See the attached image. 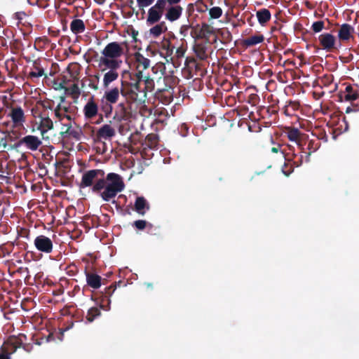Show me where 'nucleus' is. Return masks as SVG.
Returning <instances> with one entry per match:
<instances>
[{
	"instance_id": "62",
	"label": "nucleus",
	"mask_w": 359,
	"mask_h": 359,
	"mask_svg": "<svg viewBox=\"0 0 359 359\" xmlns=\"http://www.w3.org/2000/svg\"><path fill=\"white\" fill-rule=\"evenodd\" d=\"M165 91H168V90H167V89H166L165 88H162V89H160V88H159V89H158L157 93H163V92H165Z\"/></svg>"
},
{
	"instance_id": "17",
	"label": "nucleus",
	"mask_w": 359,
	"mask_h": 359,
	"mask_svg": "<svg viewBox=\"0 0 359 359\" xmlns=\"http://www.w3.org/2000/svg\"><path fill=\"white\" fill-rule=\"evenodd\" d=\"M320 45L322 48L330 52L335 48V37L330 33H324L318 36Z\"/></svg>"
},
{
	"instance_id": "6",
	"label": "nucleus",
	"mask_w": 359,
	"mask_h": 359,
	"mask_svg": "<svg viewBox=\"0 0 359 359\" xmlns=\"http://www.w3.org/2000/svg\"><path fill=\"white\" fill-rule=\"evenodd\" d=\"M22 337L25 338L26 337L24 334L20 335L19 337H10L1 346L0 351L2 353H6L7 355L11 357L18 348L22 346Z\"/></svg>"
},
{
	"instance_id": "57",
	"label": "nucleus",
	"mask_w": 359,
	"mask_h": 359,
	"mask_svg": "<svg viewBox=\"0 0 359 359\" xmlns=\"http://www.w3.org/2000/svg\"><path fill=\"white\" fill-rule=\"evenodd\" d=\"M353 109H354V107H353V104L351 107H348L346 108V113H350L352 111H355Z\"/></svg>"
},
{
	"instance_id": "42",
	"label": "nucleus",
	"mask_w": 359,
	"mask_h": 359,
	"mask_svg": "<svg viewBox=\"0 0 359 359\" xmlns=\"http://www.w3.org/2000/svg\"><path fill=\"white\" fill-rule=\"evenodd\" d=\"M325 28V22L322 20L314 22L311 25V29L314 33L320 32Z\"/></svg>"
},
{
	"instance_id": "40",
	"label": "nucleus",
	"mask_w": 359,
	"mask_h": 359,
	"mask_svg": "<svg viewBox=\"0 0 359 359\" xmlns=\"http://www.w3.org/2000/svg\"><path fill=\"white\" fill-rule=\"evenodd\" d=\"M111 104H112V103H109L107 101L105 102H102V103L101 110L104 114V116L107 118L109 117L112 113L113 107Z\"/></svg>"
},
{
	"instance_id": "55",
	"label": "nucleus",
	"mask_w": 359,
	"mask_h": 359,
	"mask_svg": "<svg viewBox=\"0 0 359 359\" xmlns=\"http://www.w3.org/2000/svg\"><path fill=\"white\" fill-rule=\"evenodd\" d=\"M280 150V145L278 144L277 147H273L271 148V151L273 153H278Z\"/></svg>"
},
{
	"instance_id": "34",
	"label": "nucleus",
	"mask_w": 359,
	"mask_h": 359,
	"mask_svg": "<svg viewBox=\"0 0 359 359\" xmlns=\"http://www.w3.org/2000/svg\"><path fill=\"white\" fill-rule=\"evenodd\" d=\"M144 84V87L141 88L142 94H145V99L148 92H152L155 88V83L152 78L149 76H144L142 81Z\"/></svg>"
},
{
	"instance_id": "48",
	"label": "nucleus",
	"mask_w": 359,
	"mask_h": 359,
	"mask_svg": "<svg viewBox=\"0 0 359 359\" xmlns=\"http://www.w3.org/2000/svg\"><path fill=\"white\" fill-rule=\"evenodd\" d=\"M201 30L208 34H211L212 32L211 27L207 23L202 24Z\"/></svg>"
},
{
	"instance_id": "15",
	"label": "nucleus",
	"mask_w": 359,
	"mask_h": 359,
	"mask_svg": "<svg viewBox=\"0 0 359 359\" xmlns=\"http://www.w3.org/2000/svg\"><path fill=\"white\" fill-rule=\"evenodd\" d=\"M116 289V283H112L109 287H106L104 292H102L100 307L105 311L110 309V297Z\"/></svg>"
},
{
	"instance_id": "30",
	"label": "nucleus",
	"mask_w": 359,
	"mask_h": 359,
	"mask_svg": "<svg viewBox=\"0 0 359 359\" xmlns=\"http://www.w3.org/2000/svg\"><path fill=\"white\" fill-rule=\"evenodd\" d=\"M194 51L197 58L200 60L204 61L208 59L207 47L204 44H196L194 46Z\"/></svg>"
},
{
	"instance_id": "12",
	"label": "nucleus",
	"mask_w": 359,
	"mask_h": 359,
	"mask_svg": "<svg viewBox=\"0 0 359 359\" xmlns=\"http://www.w3.org/2000/svg\"><path fill=\"white\" fill-rule=\"evenodd\" d=\"M85 276L87 285L93 289H99L102 285H105L106 279L102 278L100 276L93 271L85 270Z\"/></svg>"
},
{
	"instance_id": "8",
	"label": "nucleus",
	"mask_w": 359,
	"mask_h": 359,
	"mask_svg": "<svg viewBox=\"0 0 359 359\" xmlns=\"http://www.w3.org/2000/svg\"><path fill=\"white\" fill-rule=\"evenodd\" d=\"M122 77L126 79H121V84L125 86L136 85L137 87H140L144 74L140 71L130 72L124 70L122 73Z\"/></svg>"
},
{
	"instance_id": "38",
	"label": "nucleus",
	"mask_w": 359,
	"mask_h": 359,
	"mask_svg": "<svg viewBox=\"0 0 359 359\" xmlns=\"http://www.w3.org/2000/svg\"><path fill=\"white\" fill-rule=\"evenodd\" d=\"M101 316V311L100 309L97 307L93 306L90 308L88 311L87 314L86 316V319L87 322L92 323L97 318Z\"/></svg>"
},
{
	"instance_id": "19",
	"label": "nucleus",
	"mask_w": 359,
	"mask_h": 359,
	"mask_svg": "<svg viewBox=\"0 0 359 359\" xmlns=\"http://www.w3.org/2000/svg\"><path fill=\"white\" fill-rule=\"evenodd\" d=\"M184 65L190 73L194 72L196 75H203L204 71L202 64L197 62L194 57H187L185 60Z\"/></svg>"
},
{
	"instance_id": "5",
	"label": "nucleus",
	"mask_w": 359,
	"mask_h": 359,
	"mask_svg": "<svg viewBox=\"0 0 359 359\" xmlns=\"http://www.w3.org/2000/svg\"><path fill=\"white\" fill-rule=\"evenodd\" d=\"M166 9V5L161 1L157 0L147 13L146 22L148 25H155L161 20Z\"/></svg>"
},
{
	"instance_id": "13",
	"label": "nucleus",
	"mask_w": 359,
	"mask_h": 359,
	"mask_svg": "<svg viewBox=\"0 0 359 359\" xmlns=\"http://www.w3.org/2000/svg\"><path fill=\"white\" fill-rule=\"evenodd\" d=\"M99 107L94 96L90 97L83 107V112L86 119L90 120L98 115Z\"/></svg>"
},
{
	"instance_id": "58",
	"label": "nucleus",
	"mask_w": 359,
	"mask_h": 359,
	"mask_svg": "<svg viewBox=\"0 0 359 359\" xmlns=\"http://www.w3.org/2000/svg\"><path fill=\"white\" fill-rule=\"evenodd\" d=\"M353 107H354L353 110L355 111H355H359V102L353 104Z\"/></svg>"
},
{
	"instance_id": "20",
	"label": "nucleus",
	"mask_w": 359,
	"mask_h": 359,
	"mask_svg": "<svg viewBox=\"0 0 359 359\" xmlns=\"http://www.w3.org/2000/svg\"><path fill=\"white\" fill-rule=\"evenodd\" d=\"M165 10V18L170 22L177 20L182 16L183 11L182 7L177 4L170 6Z\"/></svg>"
},
{
	"instance_id": "3",
	"label": "nucleus",
	"mask_w": 359,
	"mask_h": 359,
	"mask_svg": "<svg viewBox=\"0 0 359 359\" xmlns=\"http://www.w3.org/2000/svg\"><path fill=\"white\" fill-rule=\"evenodd\" d=\"M121 96L125 98L128 104L133 103H144L145 94H142L141 87L136 85L125 86L121 84Z\"/></svg>"
},
{
	"instance_id": "46",
	"label": "nucleus",
	"mask_w": 359,
	"mask_h": 359,
	"mask_svg": "<svg viewBox=\"0 0 359 359\" xmlns=\"http://www.w3.org/2000/svg\"><path fill=\"white\" fill-rule=\"evenodd\" d=\"M147 222L145 220L142 219L136 220L133 223V226L139 230L144 229L147 226Z\"/></svg>"
},
{
	"instance_id": "53",
	"label": "nucleus",
	"mask_w": 359,
	"mask_h": 359,
	"mask_svg": "<svg viewBox=\"0 0 359 359\" xmlns=\"http://www.w3.org/2000/svg\"><path fill=\"white\" fill-rule=\"evenodd\" d=\"M5 137H6V138L7 141H8V143L9 142H13V141H14V140H15V137H14L13 136V135H12L11 133H8L5 136Z\"/></svg>"
},
{
	"instance_id": "23",
	"label": "nucleus",
	"mask_w": 359,
	"mask_h": 359,
	"mask_svg": "<svg viewBox=\"0 0 359 359\" xmlns=\"http://www.w3.org/2000/svg\"><path fill=\"white\" fill-rule=\"evenodd\" d=\"M120 95H121V88L114 87L104 92V98L107 102L115 104L118 102Z\"/></svg>"
},
{
	"instance_id": "44",
	"label": "nucleus",
	"mask_w": 359,
	"mask_h": 359,
	"mask_svg": "<svg viewBox=\"0 0 359 359\" xmlns=\"http://www.w3.org/2000/svg\"><path fill=\"white\" fill-rule=\"evenodd\" d=\"M319 143L315 140H310L308 143L307 149L309 150V155L316 151L319 148Z\"/></svg>"
},
{
	"instance_id": "7",
	"label": "nucleus",
	"mask_w": 359,
	"mask_h": 359,
	"mask_svg": "<svg viewBox=\"0 0 359 359\" xmlns=\"http://www.w3.org/2000/svg\"><path fill=\"white\" fill-rule=\"evenodd\" d=\"M60 135L64 138H72L76 141L81 140L83 132L79 126L72 127V122L62 123Z\"/></svg>"
},
{
	"instance_id": "59",
	"label": "nucleus",
	"mask_w": 359,
	"mask_h": 359,
	"mask_svg": "<svg viewBox=\"0 0 359 359\" xmlns=\"http://www.w3.org/2000/svg\"><path fill=\"white\" fill-rule=\"evenodd\" d=\"M99 115V119L97 121H96V123H100L103 121V115L102 114H98Z\"/></svg>"
},
{
	"instance_id": "52",
	"label": "nucleus",
	"mask_w": 359,
	"mask_h": 359,
	"mask_svg": "<svg viewBox=\"0 0 359 359\" xmlns=\"http://www.w3.org/2000/svg\"><path fill=\"white\" fill-rule=\"evenodd\" d=\"M0 146H2L4 149H6L8 146V141L6 137H3L0 140Z\"/></svg>"
},
{
	"instance_id": "4",
	"label": "nucleus",
	"mask_w": 359,
	"mask_h": 359,
	"mask_svg": "<svg viewBox=\"0 0 359 359\" xmlns=\"http://www.w3.org/2000/svg\"><path fill=\"white\" fill-rule=\"evenodd\" d=\"M41 140L35 135H28L20 139L14 144L10 145L11 149H18L20 147L24 146L27 149L35 151L41 146Z\"/></svg>"
},
{
	"instance_id": "2",
	"label": "nucleus",
	"mask_w": 359,
	"mask_h": 359,
	"mask_svg": "<svg viewBox=\"0 0 359 359\" xmlns=\"http://www.w3.org/2000/svg\"><path fill=\"white\" fill-rule=\"evenodd\" d=\"M123 45L126 43H118L117 41L110 42L101 51L102 55L99 59V66L102 65H122L123 61L120 57L124 54Z\"/></svg>"
},
{
	"instance_id": "11",
	"label": "nucleus",
	"mask_w": 359,
	"mask_h": 359,
	"mask_svg": "<svg viewBox=\"0 0 359 359\" xmlns=\"http://www.w3.org/2000/svg\"><path fill=\"white\" fill-rule=\"evenodd\" d=\"M104 67L105 69H109L103 76V86L107 88L112 82L116 81L118 78V73L117 70L121 68V65H102Z\"/></svg>"
},
{
	"instance_id": "24",
	"label": "nucleus",
	"mask_w": 359,
	"mask_h": 359,
	"mask_svg": "<svg viewBox=\"0 0 359 359\" xmlns=\"http://www.w3.org/2000/svg\"><path fill=\"white\" fill-rule=\"evenodd\" d=\"M135 62L137 63L136 70L140 71L143 73V71L147 69L150 66V60L145 57L143 55L140 53L135 54Z\"/></svg>"
},
{
	"instance_id": "41",
	"label": "nucleus",
	"mask_w": 359,
	"mask_h": 359,
	"mask_svg": "<svg viewBox=\"0 0 359 359\" xmlns=\"http://www.w3.org/2000/svg\"><path fill=\"white\" fill-rule=\"evenodd\" d=\"M99 80H100L99 75L98 74L94 75L93 77L88 79V86L90 88L93 89L94 90H97L99 88V86H98Z\"/></svg>"
},
{
	"instance_id": "16",
	"label": "nucleus",
	"mask_w": 359,
	"mask_h": 359,
	"mask_svg": "<svg viewBox=\"0 0 359 359\" xmlns=\"http://www.w3.org/2000/svg\"><path fill=\"white\" fill-rule=\"evenodd\" d=\"M116 135V131L109 124H104L100 127L96 133L95 141H101L102 140H111Z\"/></svg>"
},
{
	"instance_id": "31",
	"label": "nucleus",
	"mask_w": 359,
	"mask_h": 359,
	"mask_svg": "<svg viewBox=\"0 0 359 359\" xmlns=\"http://www.w3.org/2000/svg\"><path fill=\"white\" fill-rule=\"evenodd\" d=\"M341 97H343L346 101H356L359 99V93L353 90L351 85H348Z\"/></svg>"
},
{
	"instance_id": "14",
	"label": "nucleus",
	"mask_w": 359,
	"mask_h": 359,
	"mask_svg": "<svg viewBox=\"0 0 359 359\" xmlns=\"http://www.w3.org/2000/svg\"><path fill=\"white\" fill-rule=\"evenodd\" d=\"M43 76H45V78H47V76L45 74L44 67L41 65V60L39 59L34 60L32 66L30 68V71L27 75V79L31 81H34L36 79Z\"/></svg>"
},
{
	"instance_id": "25",
	"label": "nucleus",
	"mask_w": 359,
	"mask_h": 359,
	"mask_svg": "<svg viewBox=\"0 0 359 359\" xmlns=\"http://www.w3.org/2000/svg\"><path fill=\"white\" fill-rule=\"evenodd\" d=\"M264 41V36L263 34H258L253 36H251L250 37H248L246 39H244L241 44L245 48H249L255 46L259 43H262Z\"/></svg>"
},
{
	"instance_id": "50",
	"label": "nucleus",
	"mask_w": 359,
	"mask_h": 359,
	"mask_svg": "<svg viewBox=\"0 0 359 359\" xmlns=\"http://www.w3.org/2000/svg\"><path fill=\"white\" fill-rule=\"evenodd\" d=\"M166 6L169 4L170 6L178 4L181 0H161Z\"/></svg>"
},
{
	"instance_id": "28",
	"label": "nucleus",
	"mask_w": 359,
	"mask_h": 359,
	"mask_svg": "<svg viewBox=\"0 0 359 359\" xmlns=\"http://www.w3.org/2000/svg\"><path fill=\"white\" fill-rule=\"evenodd\" d=\"M68 109L65 107H62L60 103L56 108L54 109L55 116L58 119L59 121L62 122L64 120L70 121L72 120L71 116L67 114Z\"/></svg>"
},
{
	"instance_id": "60",
	"label": "nucleus",
	"mask_w": 359,
	"mask_h": 359,
	"mask_svg": "<svg viewBox=\"0 0 359 359\" xmlns=\"http://www.w3.org/2000/svg\"><path fill=\"white\" fill-rule=\"evenodd\" d=\"M15 15L18 19L21 20L22 19L21 15H25V13H17Z\"/></svg>"
},
{
	"instance_id": "21",
	"label": "nucleus",
	"mask_w": 359,
	"mask_h": 359,
	"mask_svg": "<svg viewBox=\"0 0 359 359\" xmlns=\"http://www.w3.org/2000/svg\"><path fill=\"white\" fill-rule=\"evenodd\" d=\"M355 30L353 26L348 23H344L340 26L338 31V38L339 41H347L353 37Z\"/></svg>"
},
{
	"instance_id": "18",
	"label": "nucleus",
	"mask_w": 359,
	"mask_h": 359,
	"mask_svg": "<svg viewBox=\"0 0 359 359\" xmlns=\"http://www.w3.org/2000/svg\"><path fill=\"white\" fill-rule=\"evenodd\" d=\"M131 104H128L127 102H120L116 108L114 118H117L118 121H126L130 117V107Z\"/></svg>"
},
{
	"instance_id": "26",
	"label": "nucleus",
	"mask_w": 359,
	"mask_h": 359,
	"mask_svg": "<svg viewBox=\"0 0 359 359\" xmlns=\"http://www.w3.org/2000/svg\"><path fill=\"white\" fill-rule=\"evenodd\" d=\"M151 27L149 30V35L153 38H157L168 30V27L164 21L158 22Z\"/></svg>"
},
{
	"instance_id": "27",
	"label": "nucleus",
	"mask_w": 359,
	"mask_h": 359,
	"mask_svg": "<svg viewBox=\"0 0 359 359\" xmlns=\"http://www.w3.org/2000/svg\"><path fill=\"white\" fill-rule=\"evenodd\" d=\"M286 137L291 142H295L298 146L300 145L301 132L298 128L294 127H287L285 130Z\"/></svg>"
},
{
	"instance_id": "56",
	"label": "nucleus",
	"mask_w": 359,
	"mask_h": 359,
	"mask_svg": "<svg viewBox=\"0 0 359 359\" xmlns=\"http://www.w3.org/2000/svg\"><path fill=\"white\" fill-rule=\"evenodd\" d=\"M65 81L64 80L62 82L60 83L59 88L61 89H65L66 91L68 90V88L65 87Z\"/></svg>"
},
{
	"instance_id": "37",
	"label": "nucleus",
	"mask_w": 359,
	"mask_h": 359,
	"mask_svg": "<svg viewBox=\"0 0 359 359\" xmlns=\"http://www.w3.org/2000/svg\"><path fill=\"white\" fill-rule=\"evenodd\" d=\"M299 107V103L297 101L290 100L283 109V112L286 116H292Z\"/></svg>"
},
{
	"instance_id": "10",
	"label": "nucleus",
	"mask_w": 359,
	"mask_h": 359,
	"mask_svg": "<svg viewBox=\"0 0 359 359\" xmlns=\"http://www.w3.org/2000/svg\"><path fill=\"white\" fill-rule=\"evenodd\" d=\"M15 128L22 127L26 121L24 110L20 106L11 107L8 115Z\"/></svg>"
},
{
	"instance_id": "1",
	"label": "nucleus",
	"mask_w": 359,
	"mask_h": 359,
	"mask_svg": "<svg viewBox=\"0 0 359 359\" xmlns=\"http://www.w3.org/2000/svg\"><path fill=\"white\" fill-rule=\"evenodd\" d=\"M78 185L80 189L90 188L93 194L106 202L111 201L125 188L124 182L120 175L114 172L106 175L102 169L84 171Z\"/></svg>"
},
{
	"instance_id": "29",
	"label": "nucleus",
	"mask_w": 359,
	"mask_h": 359,
	"mask_svg": "<svg viewBox=\"0 0 359 359\" xmlns=\"http://www.w3.org/2000/svg\"><path fill=\"white\" fill-rule=\"evenodd\" d=\"M256 15L259 23L264 26L265 25L271 18V14L269 9L261 8L257 11Z\"/></svg>"
},
{
	"instance_id": "9",
	"label": "nucleus",
	"mask_w": 359,
	"mask_h": 359,
	"mask_svg": "<svg viewBox=\"0 0 359 359\" xmlns=\"http://www.w3.org/2000/svg\"><path fill=\"white\" fill-rule=\"evenodd\" d=\"M34 244L38 251L45 254L52 252L53 249L52 240L44 235L36 236L34 241Z\"/></svg>"
},
{
	"instance_id": "63",
	"label": "nucleus",
	"mask_w": 359,
	"mask_h": 359,
	"mask_svg": "<svg viewBox=\"0 0 359 359\" xmlns=\"http://www.w3.org/2000/svg\"><path fill=\"white\" fill-rule=\"evenodd\" d=\"M78 74H79V72L78 71H75L74 72H73L72 74V76L74 77V78H76Z\"/></svg>"
},
{
	"instance_id": "47",
	"label": "nucleus",
	"mask_w": 359,
	"mask_h": 359,
	"mask_svg": "<svg viewBox=\"0 0 359 359\" xmlns=\"http://www.w3.org/2000/svg\"><path fill=\"white\" fill-rule=\"evenodd\" d=\"M184 53H185V50L184 49V48L179 47L177 48V50L175 51V56L177 58H181V57H184Z\"/></svg>"
},
{
	"instance_id": "33",
	"label": "nucleus",
	"mask_w": 359,
	"mask_h": 359,
	"mask_svg": "<svg viewBox=\"0 0 359 359\" xmlns=\"http://www.w3.org/2000/svg\"><path fill=\"white\" fill-rule=\"evenodd\" d=\"M158 144V137L156 134L150 133L145 137L143 145L145 148H149L151 149L157 147Z\"/></svg>"
},
{
	"instance_id": "51",
	"label": "nucleus",
	"mask_w": 359,
	"mask_h": 359,
	"mask_svg": "<svg viewBox=\"0 0 359 359\" xmlns=\"http://www.w3.org/2000/svg\"><path fill=\"white\" fill-rule=\"evenodd\" d=\"M191 28L190 25H184L181 27V34H184L185 35L184 32H187Z\"/></svg>"
},
{
	"instance_id": "45",
	"label": "nucleus",
	"mask_w": 359,
	"mask_h": 359,
	"mask_svg": "<svg viewBox=\"0 0 359 359\" xmlns=\"http://www.w3.org/2000/svg\"><path fill=\"white\" fill-rule=\"evenodd\" d=\"M67 91H69L71 95L76 97H79L81 94L80 89L76 83H74L70 88H69Z\"/></svg>"
},
{
	"instance_id": "49",
	"label": "nucleus",
	"mask_w": 359,
	"mask_h": 359,
	"mask_svg": "<svg viewBox=\"0 0 359 359\" xmlns=\"http://www.w3.org/2000/svg\"><path fill=\"white\" fill-rule=\"evenodd\" d=\"M293 163L296 167H299L302 163V156L298 157L296 154H294Z\"/></svg>"
},
{
	"instance_id": "32",
	"label": "nucleus",
	"mask_w": 359,
	"mask_h": 359,
	"mask_svg": "<svg viewBox=\"0 0 359 359\" xmlns=\"http://www.w3.org/2000/svg\"><path fill=\"white\" fill-rule=\"evenodd\" d=\"M85 29V24L81 19H74L70 23V29L74 34L83 33Z\"/></svg>"
},
{
	"instance_id": "43",
	"label": "nucleus",
	"mask_w": 359,
	"mask_h": 359,
	"mask_svg": "<svg viewBox=\"0 0 359 359\" xmlns=\"http://www.w3.org/2000/svg\"><path fill=\"white\" fill-rule=\"evenodd\" d=\"M155 0H137V4L140 9H144L153 4Z\"/></svg>"
},
{
	"instance_id": "61",
	"label": "nucleus",
	"mask_w": 359,
	"mask_h": 359,
	"mask_svg": "<svg viewBox=\"0 0 359 359\" xmlns=\"http://www.w3.org/2000/svg\"><path fill=\"white\" fill-rule=\"evenodd\" d=\"M258 97L257 95H255V94H252L250 95V98L252 100H257Z\"/></svg>"
},
{
	"instance_id": "22",
	"label": "nucleus",
	"mask_w": 359,
	"mask_h": 359,
	"mask_svg": "<svg viewBox=\"0 0 359 359\" xmlns=\"http://www.w3.org/2000/svg\"><path fill=\"white\" fill-rule=\"evenodd\" d=\"M150 208L149 203L143 196H137L134 204V210L140 215H144Z\"/></svg>"
},
{
	"instance_id": "64",
	"label": "nucleus",
	"mask_w": 359,
	"mask_h": 359,
	"mask_svg": "<svg viewBox=\"0 0 359 359\" xmlns=\"http://www.w3.org/2000/svg\"><path fill=\"white\" fill-rule=\"evenodd\" d=\"M292 50H290V49H289V50H287L285 51V52H284V54H285V55H287V53H292Z\"/></svg>"
},
{
	"instance_id": "54",
	"label": "nucleus",
	"mask_w": 359,
	"mask_h": 359,
	"mask_svg": "<svg viewBox=\"0 0 359 359\" xmlns=\"http://www.w3.org/2000/svg\"><path fill=\"white\" fill-rule=\"evenodd\" d=\"M0 359H11L9 355H7L6 353H2L0 351Z\"/></svg>"
},
{
	"instance_id": "36",
	"label": "nucleus",
	"mask_w": 359,
	"mask_h": 359,
	"mask_svg": "<svg viewBox=\"0 0 359 359\" xmlns=\"http://www.w3.org/2000/svg\"><path fill=\"white\" fill-rule=\"evenodd\" d=\"M194 6H196V11L200 13H205L206 11H208V6L203 2V0H198L196 1V3L194 4H189L187 6V12L191 13L194 11Z\"/></svg>"
},
{
	"instance_id": "39",
	"label": "nucleus",
	"mask_w": 359,
	"mask_h": 359,
	"mask_svg": "<svg viewBox=\"0 0 359 359\" xmlns=\"http://www.w3.org/2000/svg\"><path fill=\"white\" fill-rule=\"evenodd\" d=\"M223 14L222 9L219 6H214L209 9L210 20L218 19Z\"/></svg>"
},
{
	"instance_id": "35",
	"label": "nucleus",
	"mask_w": 359,
	"mask_h": 359,
	"mask_svg": "<svg viewBox=\"0 0 359 359\" xmlns=\"http://www.w3.org/2000/svg\"><path fill=\"white\" fill-rule=\"evenodd\" d=\"M41 135H43L49 130L53 129V122L48 116H41L39 124Z\"/></svg>"
}]
</instances>
